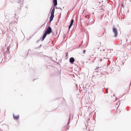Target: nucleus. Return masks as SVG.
Here are the masks:
<instances>
[{"label":"nucleus","mask_w":131,"mask_h":131,"mask_svg":"<svg viewBox=\"0 0 131 131\" xmlns=\"http://www.w3.org/2000/svg\"><path fill=\"white\" fill-rule=\"evenodd\" d=\"M52 29L50 27H48L45 31V33L42 38V40H43L44 39L47 34H49L51 33L52 32Z\"/></svg>","instance_id":"obj_1"},{"label":"nucleus","mask_w":131,"mask_h":131,"mask_svg":"<svg viewBox=\"0 0 131 131\" xmlns=\"http://www.w3.org/2000/svg\"><path fill=\"white\" fill-rule=\"evenodd\" d=\"M55 10V9L54 7L52 9V10L51 12V15L50 18V21H52L54 17V13Z\"/></svg>","instance_id":"obj_2"},{"label":"nucleus","mask_w":131,"mask_h":131,"mask_svg":"<svg viewBox=\"0 0 131 131\" xmlns=\"http://www.w3.org/2000/svg\"><path fill=\"white\" fill-rule=\"evenodd\" d=\"M112 30L113 33L114 34L115 37H116L118 35V31L117 29L115 28H113Z\"/></svg>","instance_id":"obj_3"},{"label":"nucleus","mask_w":131,"mask_h":131,"mask_svg":"<svg viewBox=\"0 0 131 131\" xmlns=\"http://www.w3.org/2000/svg\"><path fill=\"white\" fill-rule=\"evenodd\" d=\"M13 117L14 119L17 120L19 118V115H13Z\"/></svg>","instance_id":"obj_4"},{"label":"nucleus","mask_w":131,"mask_h":131,"mask_svg":"<svg viewBox=\"0 0 131 131\" xmlns=\"http://www.w3.org/2000/svg\"><path fill=\"white\" fill-rule=\"evenodd\" d=\"M73 21H74V20L73 19H72L71 20V23H70V25L69 27V29L71 28V27L72 26L73 24Z\"/></svg>","instance_id":"obj_5"},{"label":"nucleus","mask_w":131,"mask_h":131,"mask_svg":"<svg viewBox=\"0 0 131 131\" xmlns=\"http://www.w3.org/2000/svg\"><path fill=\"white\" fill-rule=\"evenodd\" d=\"M74 61L75 60L74 59L73 57L71 58L70 59V62L71 63H73Z\"/></svg>","instance_id":"obj_6"},{"label":"nucleus","mask_w":131,"mask_h":131,"mask_svg":"<svg viewBox=\"0 0 131 131\" xmlns=\"http://www.w3.org/2000/svg\"><path fill=\"white\" fill-rule=\"evenodd\" d=\"M53 2L54 6H56L57 5V0H53Z\"/></svg>","instance_id":"obj_7"},{"label":"nucleus","mask_w":131,"mask_h":131,"mask_svg":"<svg viewBox=\"0 0 131 131\" xmlns=\"http://www.w3.org/2000/svg\"><path fill=\"white\" fill-rule=\"evenodd\" d=\"M69 127L68 126V125H67L66 127H65V128H66V130H68L69 129Z\"/></svg>","instance_id":"obj_8"},{"label":"nucleus","mask_w":131,"mask_h":131,"mask_svg":"<svg viewBox=\"0 0 131 131\" xmlns=\"http://www.w3.org/2000/svg\"><path fill=\"white\" fill-rule=\"evenodd\" d=\"M85 50H83V53H85Z\"/></svg>","instance_id":"obj_9"}]
</instances>
